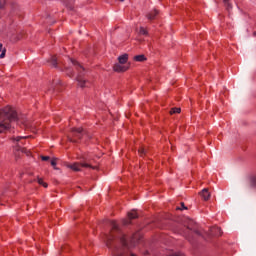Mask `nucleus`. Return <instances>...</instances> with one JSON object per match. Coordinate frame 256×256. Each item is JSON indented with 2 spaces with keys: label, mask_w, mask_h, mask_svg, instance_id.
Wrapping results in <instances>:
<instances>
[{
  "label": "nucleus",
  "mask_w": 256,
  "mask_h": 256,
  "mask_svg": "<svg viewBox=\"0 0 256 256\" xmlns=\"http://www.w3.org/2000/svg\"><path fill=\"white\" fill-rule=\"evenodd\" d=\"M85 167V168H89L91 167V165H89L88 163H74L69 165V168L72 169V171H81V168Z\"/></svg>",
  "instance_id": "6e6552de"
},
{
  "label": "nucleus",
  "mask_w": 256,
  "mask_h": 256,
  "mask_svg": "<svg viewBox=\"0 0 256 256\" xmlns=\"http://www.w3.org/2000/svg\"><path fill=\"white\" fill-rule=\"evenodd\" d=\"M157 15H159V10L154 9L151 12H149L148 14H146V19H148V21H153V20L157 19Z\"/></svg>",
  "instance_id": "1a4fd4ad"
},
{
  "label": "nucleus",
  "mask_w": 256,
  "mask_h": 256,
  "mask_svg": "<svg viewBox=\"0 0 256 256\" xmlns=\"http://www.w3.org/2000/svg\"><path fill=\"white\" fill-rule=\"evenodd\" d=\"M128 217L129 219H137V217H139V214H137V212L132 211L128 213Z\"/></svg>",
  "instance_id": "a211bd4d"
},
{
  "label": "nucleus",
  "mask_w": 256,
  "mask_h": 256,
  "mask_svg": "<svg viewBox=\"0 0 256 256\" xmlns=\"http://www.w3.org/2000/svg\"><path fill=\"white\" fill-rule=\"evenodd\" d=\"M54 83L55 85H61V80H56Z\"/></svg>",
  "instance_id": "cd10ccee"
},
{
  "label": "nucleus",
  "mask_w": 256,
  "mask_h": 256,
  "mask_svg": "<svg viewBox=\"0 0 256 256\" xmlns=\"http://www.w3.org/2000/svg\"><path fill=\"white\" fill-rule=\"evenodd\" d=\"M128 59H129V55H127V54H124V55H121L118 57V61L121 65H125V63H127Z\"/></svg>",
  "instance_id": "f8f14e48"
},
{
  "label": "nucleus",
  "mask_w": 256,
  "mask_h": 256,
  "mask_svg": "<svg viewBox=\"0 0 256 256\" xmlns=\"http://www.w3.org/2000/svg\"><path fill=\"white\" fill-rule=\"evenodd\" d=\"M175 113H181V108H172L170 110V115H175Z\"/></svg>",
  "instance_id": "aec40b11"
},
{
  "label": "nucleus",
  "mask_w": 256,
  "mask_h": 256,
  "mask_svg": "<svg viewBox=\"0 0 256 256\" xmlns=\"http://www.w3.org/2000/svg\"><path fill=\"white\" fill-rule=\"evenodd\" d=\"M38 183H39V185H43L45 188L48 187L47 183H45V182L43 181V179H41V178H38Z\"/></svg>",
  "instance_id": "4be33fe9"
},
{
  "label": "nucleus",
  "mask_w": 256,
  "mask_h": 256,
  "mask_svg": "<svg viewBox=\"0 0 256 256\" xmlns=\"http://www.w3.org/2000/svg\"><path fill=\"white\" fill-rule=\"evenodd\" d=\"M51 165H52V167H54V169H57V159L56 158H54V159H52L51 160Z\"/></svg>",
  "instance_id": "5701e85b"
},
{
  "label": "nucleus",
  "mask_w": 256,
  "mask_h": 256,
  "mask_svg": "<svg viewBox=\"0 0 256 256\" xmlns=\"http://www.w3.org/2000/svg\"><path fill=\"white\" fill-rule=\"evenodd\" d=\"M113 70L116 71V73H124V71H127V67L121 63H117L113 66Z\"/></svg>",
  "instance_id": "9d476101"
},
{
  "label": "nucleus",
  "mask_w": 256,
  "mask_h": 256,
  "mask_svg": "<svg viewBox=\"0 0 256 256\" xmlns=\"http://www.w3.org/2000/svg\"><path fill=\"white\" fill-rule=\"evenodd\" d=\"M22 139H27V137L17 136L12 138V140L16 143L14 149L15 151H21V153H26L28 156H30L31 152H29L27 148L23 147V145H25V142L21 141Z\"/></svg>",
  "instance_id": "39448f33"
},
{
  "label": "nucleus",
  "mask_w": 256,
  "mask_h": 256,
  "mask_svg": "<svg viewBox=\"0 0 256 256\" xmlns=\"http://www.w3.org/2000/svg\"><path fill=\"white\" fill-rule=\"evenodd\" d=\"M42 161H49L51 159L49 156H41Z\"/></svg>",
  "instance_id": "393cba45"
},
{
  "label": "nucleus",
  "mask_w": 256,
  "mask_h": 256,
  "mask_svg": "<svg viewBox=\"0 0 256 256\" xmlns=\"http://www.w3.org/2000/svg\"><path fill=\"white\" fill-rule=\"evenodd\" d=\"M146 59L147 58L143 54L134 56V61L143 62V61H146Z\"/></svg>",
  "instance_id": "2eb2a0df"
},
{
  "label": "nucleus",
  "mask_w": 256,
  "mask_h": 256,
  "mask_svg": "<svg viewBox=\"0 0 256 256\" xmlns=\"http://www.w3.org/2000/svg\"><path fill=\"white\" fill-rule=\"evenodd\" d=\"M5 7V2H0V9H3Z\"/></svg>",
  "instance_id": "bb28decb"
},
{
  "label": "nucleus",
  "mask_w": 256,
  "mask_h": 256,
  "mask_svg": "<svg viewBox=\"0 0 256 256\" xmlns=\"http://www.w3.org/2000/svg\"><path fill=\"white\" fill-rule=\"evenodd\" d=\"M186 227L187 228L185 230L180 231V235H183L184 237H186V239L190 243L195 242V235L197 237H205V235L203 234V229L199 228V225H197L195 220L187 219Z\"/></svg>",
  "instance_id": "7ed1b4c3"
},
{
  "label": "nucleus",
  "mask_w": 256,
  "mask_h": 256,
  "mask_svg": "<svg viewBox=\"0 0 256 256\" xmlns=\"http://www.w3.org/2000/svg\"><path fill=\"white\" fill-rule=\"evenodd\" d=\"M120 1H122V2H123V1H125V0H120Z\"/></svg>",
  "instance_id": "c756f323"
},
{
  "label": "nucleus",
  "mask_w": 256,
  "mask_h": 256,
  "mask_svg": "<svg viewBox=\"0 0 256 256\" xmlns=\"http://www.w3.org/2000/svg\"><path fill=\"white\" fill-rule=\"evenodd\" d=\"M85 135L83 128H73L72 138H69L70 143H77V139H81Z\"/></svg>",
  "instance_id": "0eeeda50"
},
{
  "label": "nucleus",
  "mask_w": 256,
  "mask_h": 256,
  "mask_svg": "<svg viewBox=\"0 0 256 256\" xmlns=\"http://www.w3.org/2000/svg\"><path fill=\"white\" fill-rule=\"evenodd\" d=\"M200 197H202L204 201H209V199H211V193H209V190L207 188H204L200 192Z\"/></svg>",
  "instance_id": "9b49d317"
},
{
  "label": "nucleus",
  "mask_w": 256,
  "mask_h": 256,
  "mask_svg": "<svg viewBox=\"0 0 256 256\" xmlns=\"http://www.w3.org/2000/svg\"><path fill=\"white\" fill-rule=\"evenodd\" d=\"M19 121V116L15 109L7 106L0 110V133L11 129V123Z\"/></svg>",
  "instance_id": "f03ea898"
},
{
  "label": "nucleus",
  "mask_w": 256,
  "mask_h": 256,
  "mask_svg": "<svg viewBox=\"0 0 256 256\" xmlns=\"http://www.w3.org/2000/svg\"><path fill=\"white\" fill-rule=\"evenodd\" d=\"M66 74L69 76V77H73L74 73H73V70L71 68H67L66 69Z\"/></svg>",
  "instance_id": "412c9836"
},
{
  "label": "nucleus",
  "mask_w": 256,
  "mask_h": 256,
  "mask_svg": "<svg viewBox=\"0 0 256 256\" xmlns=\"http://www.w3.org/2000/svg\"><path fill=\"white\" fill-rule=\"evenodd\" d=\"M0 59H5V54L7 53V49L3 47V44L0 43Z\"/></svg>",
  "instance_id": "4468645a"
},
{
  "label": "nucleus",
  "mask_w": 256,
  "mask_h": 256,
  "mask_svg": "<svg viewBox=\"0 0 256 256\" xmlns=\"http://www.w3.org/2000/svg\"><path fill=\"white\" fill-rule=\"evenodd\" d=\"M54 91H58V88H57V87H55V88H54Z\"/></svg>",
  "instance_id": "c85d7f7f"
},
{
  "label": "nucleus",
  "mask_w": 256,
  "mask_h": 256,
  "mask_svg": "<svg viewBox=\"0 0 256 256\" xmlns=\"http://www.w3.org/2000/svg\"><path fill=\"white\" fill-rule=\"evenodd\" d=\"M223 3L227 9V11H231V9H233V5H231V3H229V0H223Z\"/></svg>",
  "instance_id": "dca6fc26"
},
{
  "label": "nucleus",
  "mask_w": 256,
  "mask_h": 256,
  "mask_svg": "<svg viewBox=\"0 0 256 256\" xmlns=\"http://www.w3.org/2000/svg\"><path fill=\"white\" fill-rule=\"evenodd\" d=\"M139 34L147 36L149 35V32L144 27H140Z\"/></svg>",
  "instance_id": "6ab92c4d"
},
{
  "label": "nucleus",
  "mask_w": 256,
  "mask_h": 256,
  "mask_svg": "<svg viewBox=\"0 0 256 256\" xmlns=\"http://www.w3.org/2000/svg\"><path fill=\"white\" fill-rule=\"evenodd\" d=\"M138 153H139L141 156H143V155H145V153H147V150H145V148H141V149L138 150Z\"/></svg>",
  "instance_id": "b1692460"
},
{
  "label": "nucleus",
  "mask_w": 256,
  "mask_h": 256,
  "mask_svg": "<svg viewBox=\"0 0 256 256\" xmlns=\"http://www.w3.org/2000/svg\"><path fill=\"white\" fill-rule=\"evenodd\" d=\"M181 207L182 208H177V209H179L180 211H183V209H187V207H185V203H181Z\"/></svg>",
  "instance_id": "a878e982"
},
{
  "label": "nucleus",
  "mask_w": 256,
  "mask_h": 256,
  "mask_svg": "<svg viewBox=\"0 0 256 256\" xmlns=\"http://www.w3.org/2000/svg\"><path fill=\"white\" fill-rule=\"evenodd\" d=\"M50 63L52 65V67H55L57 68L59 63H61L60 60H57V57L56 56H52L51 59H50Z\"/></svg>",
  "instance_id": "ddd939ff"
},
{
  "label": "nucleus",
  "mask_w": 256,
  "mask_h": 256,
  "mask_svg": "<svg viewBox=\"0 0 256 256\" xmlns=\"http://www.w3.org/2000/svg\"><path fill=\"white\" fill-rule=\"evenodd\" d=\"M72 65H74L76 71L78 72L76 81L78 82L79 87H85L87 80L85 79V68H83L81 66V64H79V62L71 59L70 60Z\"/></svg>",
  "instance_id": "20e7f679"
},
{
  "label": "nucleus",
  "mask_w": 256,
  "mask_h": 256,
  "mask_svg": "<svg viewBox=\"0 0 256 256\" xmlns=\"http://www.w3.org/2000/svg\"><path fill=\"white\" fill-rule=\"evenodd\" d=\"M108 223L111 227V231L110 234L106 236V245L112 251L113 256H137L129 252V242L131 245H135V243L141 239V236L134 234L129 237L123 234L115 220H109Z\"/></svg>",
  "instance_id": "f257e3e1"
},
{
  "label": "nucleus",
  "mask_w": 256,
  "mask_h": 256,
  "mask_svg": "<svg viewBox=\"0 0 256 256\" xmlns=\"http://www.w3.org/2000/svg\"><path fill=\"white\" fill-rule=\"evenodd\" d=\"M249 181L252 187H256V175L250 176Z\"/></svg>",
  "instance_id": "f3484780"
},
{
  "label": "nucleus",
  "mask_w": 256,
  "mask_h": 256,
  "mask_svg": "<svg viewBox=\"0 0 256 256\" xmlns=\"http://www.w3.org/2000/svg\"><path fill=\"white\" fill-rule=\"evenodd\" d=\"M202 233L204 235L202 239L205 241H209V237H221V235H223V231L219 228V226L211 227L209 232L202 230Z\"/></svg>",
  "instance_id": "423d86ee"
}]
</instances>
